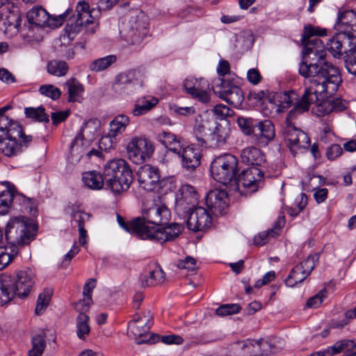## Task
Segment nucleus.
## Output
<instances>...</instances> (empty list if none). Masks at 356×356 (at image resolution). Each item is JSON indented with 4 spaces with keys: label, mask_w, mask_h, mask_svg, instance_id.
<instances>
[{
    "label": "nucleus",
    "mask_w": 356,
    "mask_h": 356,
    "mask_svg": "<svg viewBox=\"0 0 356 356\" xmlns=\"http://www.w3.org/2000/svg\"><path fill=\"white\" fill-rule=\"evenodd\" d=\"M133 172L127 162L122 159H113L104 166V176L96 170L83 173L84 184L92 190H100L104 186L114 194L127 191L133 181Z\"/></svg>",
    "instance_id": "1"
},
{
    "label": "nucleus",
    "mask_w": 356,
    "mask_h": 356,
    "mask_svg": "<svg viewBox=\"0 0 356 356\" xmlns=\"http://www.w3.org/2000/svg\"><path fill=\"white\" fill-rule=\"evenodd\" d=\"M299 74L307 79L305 87L312 86L321 92L334 94L341 83L339 69L329 62L323 63L302 60L299 65Z\"/></svg>",
    "instance_id": "2"
},
{
    "label": "nucleus",
    "mask_w": 356,
    "mask_h": 356,
    "mask_svg": "<svg viewBox=\"0 0 356 356\" xmlns=\"http://www.w3.org/2000/svg\"><path fill=\"white\" fill-rule=\"evenodd\" d=\"M35 275L30 268L18 270L12 276L0 275V306H3L17 295L28 296L35 283Z\"/></svg>",
    "instance_id": "3"
},
{
    "label": "nucleus",
    "mask_w": 356,
    "mask_h": 356,
    "mask_svg": "<svg viewBox=\"0 0 356 356\" xmlns=\"http://www.w3.org/2000/svg\"><path fill=\"white\" fill-rule=\"evenodd\" d=\"M355 19L348 10L339 13L334 24L335 35L327 42V49L333 56L339 58L343 52L346 54L348 48L356 44V31L353 24L356 22Z\"/></svg>",
    "instance_id": "4"
},
{
    "label": "nucleus",
    "mask_w": 356,
    "mask_h": 356,
    "mask_svg": "<svg viewBox=\"0 0 356 356\" xmlns=\"http://www.w3.org/2000/svg\"><path fill=\"white\" fill-rule=\"evenodd\" d=\"M36 233V227L28 218L15 217L7 223L5 238L7 245L11 248L18 249L19 246L29 244Z\"/></svg>",
    "instance_id": "5"
},
{
    "label": "nucleus",
    "mask_w": 356,
    "mask_h": 356,
    "mask_svg": "<svg viewBox=\"0 0 356 356\" xmlns=\"http://www.w3.org/2000/svg\"><path fill=\"white\" fill-rule=\"evenodd\" d=\"M213 178L227 186L235 180L238 172V160L231 154H223L213 159L210 165Z\"/></svg>",
    "instance_id": "6"
},
{
    "label": "nucleus",
    "mask_w": 356,
    "mask_h": 356,
    "mask_svg": "<svg viewBox=\"0 0 356 356\" xmlns=\"http://www.w3.org/2000/svg\"><path fill=\"white\" fill-rule=\"evenodd\" d=\"M139 218L145 225V229H141L142 231L147 232V229L168 224L171 218V212L161 197L158 196L154 199L150 206L143 209L142 217Z\"/></svg>",
    "instance_id": "7"
},
{
    "label": "nucleus",
    "mask_w": 356,
    "mask_h": 356,
    "mask_svg": "<svg viewBox=\"0 0 356 356\" xmlns=\"http://www.w3.org/2000/svg\"><path fill=\"white\" fill-rule=\"evenodd\" d=\"M10 135L0 141V150L6 156H14L21 153L32 141V136L25 135L21 125L14 124Z\"/></svg>",
    "instance_id": "8"
},
{
    "label": "nucleus",
    "mask_w": 356,
    "mask_h": 356,
    "mask_svg": "<svg viewBox=\"0 0 356 356\" xmlns=\"http://www.w3.org/2000/svg\"><path fill=\"white\" fill-rule=\"evenodd\" d=\"M219 83H215L213 90L215 93L227 102L235 107L240 106L244 99L242 90L238 86L236 77L231 75V78H221Z\"/></svg>",
    "instance_id": "9"
},
{
    "label": "nucleus",
    "mask_w": 356,
    "mask_h": 356,
    "mask_svg": "<svg viewBox=\"0 0 356 356\" xmlns=\"http://www.w3.org/2000/svg\"><path fill=\"white\" fill-rule=\"evenodd\" d=\"M285 124L286 127L283 131V136L291 152L296 155L302 149L308 148L310 139L307 134L301 129L295 127L289 118H286Z\"/></svg>",
    "instance_id": "10"
},
{
    "label": "nucleus",
    "mask_w": 356,
    "mask_h": 356,
    "mask_svg": "<svg viewBox=\"0 0 356 356\" xmlns=\"http://www.w3.org/2000/svg\"><path fill=\"white\" fill-rule=\"evenodd\" d=\"M264 171L261 168L250 166L243 170L234 181L241 193L257 191L262 183Z\"/></svg>",
    "instance_id": "11"
},
{
    "label": "nucleus",
    "mask_w": 356,
    "mask_h": 356,
    "mask_svg": "<svg viewBox=\"0 0 356 356\" xmlns=\"http://www.w3.org/2000/svg\"><path fill=\"white\" fill-rule=\"evenodd\" d=\"M154 147L150 140L143 136L132 138L127 145L129 160L136 164H141L153 154Z\"/></svg>",
    "instance_id": "12"
},
{
    "label": "nucleus",
    "mask_w": 356,
    "mask_h": 356,
    "mask_svg": "<svg viewBox=\"0 0 356 356\" xmlns=\"http://www.w3.org/2000/svg\"><path fill=\"white\" fill-rule=\"evenodd\" d=\"M143 74L138 70H131L119 74L115 77L113 88L120 95H130L137 86H141Z\"/></svg>",
    "instance_id": "13"
},
{
    "label": "nucleus",
    "mask_w": 356,
    "mask_h": 356,
    "mask_svg": "<svg viewBox=\"0 0 356 356\" xmlns=\"http://www.w3.org/2000/svg\"><path fill=\"white\" fill-rule=\"evenodd\" d=\"M165 227L152 228L141 234L142 240L163 244L176 239L183 231L184 227L177 222L168 223Z\"/></svg>",
    "instance_id": "14"
},
{
    "label": "nucleus",
    "mask_w": 356,
    "mask_h": 356,
    "mask_svg": "<svg viewBox=\"0 0 356 356\" xmlns=\"http://www.w3.org/2000/svg\"><path fill=\"white\" fill-rule=\"evenodd\" d=\"M184 87L187 93L199 102L207 104L210 101V87L207 80L189 77L185 79Z\"/></svg>",
    "instance_id": "15"
},
{
    "label": "nucleus",
    "mask_w": 356,
    "mask_h": 356,
    "mask_svg": "<svg viewBox=\"0 0 356 356\" xmlns=\"http://www.w3.org/2000/svg\"><path fill=\"white\" fill-rule=\"evenodd\" d=\"M197 201L195 188L189 184H183L176 197L175 209L179 213L188 214Z\"/></svg>",
    "instance_id": "16"
},
{
    "label": "nucleus",
    "mask_w": 356,
    "mask_h": 356,
    "mask_svg": "<svg viewBox=\"0 0 356 356\" xmlns=\"http://www.w3.org/2000/svg\"><path fill=\"white\" fill-rule=\"evenodd\" d=\"M187 220V226L193 232L205 231L212 225L211 213L203 207H197L191 212Z\"/></svg>",
    "instance_id": "17"
},
{
    "label": "nucleus",
    "mask_w": 356,
    "mask_h": 356,
    "mask_svg": "<svg viewBox=\"0 0 356 356\" xmlns=\"http://www.w3.org/2000/svg\"><path fill=\"white\" fill-rule=\"evenodd\" d=\"M302 43L304 46L302 49V60L320 63L326 62L325 60L326 51L323 42L321 39L315 38L309 42Z\"/></svg>",
    "instance_id": "18"
},
{
    "label": "nucleus",
    "mask_w": 356,
    "mask_h": 356,
    "mask_svg": "<svg viewBox=\"0 0 356 356\" xmlns=\"http://www.w3.org/2000/svg\"><path fill=\"white\" fill-rule=\"evenodd\" d=\"M140 186L147 191H154L159 184L160 172L156 167L150 165L141 166L138 171Z\"/></svg>",
    "instance_id": "19"
},
{
    "label": "nucleus",
    "mask_w": 356,
    "mask_h": 356,
    "mask_svg": "<svg viewBox=\"0 0 356 356\" xmlns=\"http://www.w3.org/2000/svg\"><path fill=\"white\" fill-rule=\"evenodd\" d=\"M312 86L305 87V90L301 99L296 104L294 108L290 111L286 118L290 120L295 118L297 114H301L305 111H309L311 104H315L319 101L318 94H323Z\"/></svg>",
    "instance_id": "20"
},
{
    "label": "nucleus",
    "mask_w": 356,
    "mask_h": 356,
    "mask_svg": "<svg viewBox=\"0 0 356 356\" xmlns=\"http://www.w3.org/2000/svg\"><path fill=\"white\" fill-rule=\"evenodd\" d=\"M228 197L224 190L210 191L206 196V204L216 215H222L227 207Z\"/></svg>",
    "instance_id": "21"
},
{
    "label": "nucleus",
    "mask_w": 356,
    "mask_h": 356,
    "mask_svg": "<svg viewBox=\"0 0 356 356\" xmlns=\"http://www.w3.org/2000/svg\"><path fill=\"white\" fill-rule=\"evenodd\" d=\"M256 143L260 146H266L275 136V127L270 120L258 122L253 134Z\"/></svg>",
    "instance_id": "22"
},
{
    "label": "nucleus",
    "mask_w": 356,
    "mask_h": 356,
    "mask_svg": "<svg viewBox=\"0 0 356 356\" xmlns=\"http://www.w3.org/2000/svg\"><path fill=\"white\" fill-rule=\"evenodd\" d=\"M177 154L181 157V165L187 171L192 172L200 165V150L193 145H184Z\"/></svg>",
    "instance_id": "23"
},
{
    "label": "nucleus",
    "mask_w": 356,
    "mask_h": 356,
    "mask_svg": "<svg viewBox=\"0 0 356 356\" xmlns=\"http://www.w3.org/2000/svg\"><path fill=\"white\" fill-rule=\"evenodd\" d=\"M165 280V273L156 264H149L140 277L143 287L156 286L162 284Z\"/></svg>",
    "instance_id": "24"
},
{
    "label": "nucleus",
    "mask_w": 356,
    "mask_h": 356,
    "mask_svg": "<svg viewBox=\"0 0 356 356\" xmlns=\"http://www.w3.org/2000/svg\"><path fill=\"white\" fill-rule=\"evenodd\" d=\"M76 12L77 13L76 24L80 26H84L87 31L94 33L97 24L90 14L88 3L85 1L78 2Z\"/></svg>",
    "instance_id": "25"
},
{
    "label": "nucleus",
    "mask_w": 356,
    "mask_h": 356,
    "mask_svg": "<svg viewBox=\"0 0 356 356\" xmlns=\"http://www.w3.org/2000/svg\"><path fill=\"white\" fill-rule=\"evenodd\" d=\"M152 325L151 316L137 315L129 322L128 329L136 337H141L149 332Z\"/></svg>",
    "instance_id": "26"
},
{
    "label": "nucleus",
    "mask_w": 356,
    "mask_h": 356,
    "mask_svg": "<svg viewBox=\"0 0 356 356\" xmlns=\"http://www.w3.org/2000/svg\"><path fill=\"white\" fill-rule=\"evenodd\" d=\"M124 32L125 40L131 44L140 43L148 33L145 24L137 21L131 23L129 28Z\"/></svg>",
    "instance_id": "27"
},
{
    "label": "nucleus",
    "mask_w": 356,
    "mask_h": 356,
    "mask_svg": "<svg viewBox=\"0 0 356 356\" xmlns=\"http://www.w3.org/2000/svg\"><path fill=\"white\" fill-rule=\"evenodd\" d=\"M241 159L243 163L260 168L266 161L265 156L261 151L254 147L243 149L241 153Z\"/></svg>",
    "instance_id": "28"
},
{
    "label": "nucleus",
    "mask_w": 356,
    "mask_h": 356,
    "mask_svg": "<svg viewBox=\"0 0 356 356\" xmlns=\"http://www.w3.org/2000/svg\"><path fill=\"white\" fill-rule=\"evenodd\" d=\"M90 146L86 145L85 140L76 135L70 145V156L67 157L68 162L72 165L78 163Z\"/></svg>",
    "instance_id": "29"
},
{
    "label": "nucleus",
    "mask_w": 356,
    "mask_h": 356,
    "mask_svg": "<svg viewBox=\"0 0 356 356\" xmlns=\"http://www.w3.org/2000/svg\"><path fill=\"white\" fill-rule=\"evenodd\" d=\"M157 139L166 148L175 154L180 153L181 148L184 146L181 138L170 132L163 131L159 134Z\"/></svg>",
    "instance_id": "30"
},
{
    "label": "nucleus",
    "mask_w": 356,
    "mask_h": 356,
    "mask_svg": "<svg viewBox=\"0 0 356 356\" xmlns=\"http://www.w3.org/2000/svg\"><path fill=\"white\" fill-rule=\"evenodd\" d=\"M99 129V122L97 120L91 119L82 125L80 132L77 135L85 140V144L86 145H90L98 135Z\"/></svg>",
    "instance_id": "31"
},
{
    "label": "nucleus",
    "mask_w": 356,
    "mask_h": 356,
    "mask_svg": "<svg viewBox=\"0 0 356 356\" xmlns=\"http://www.w3.org/2000/svg\"><path fill=\"white\" fill-rule=\"evenodd\" d=\"M158 103L159 99L151 95L141 97L136 101L131 113L134 116L145 115L154 108Z\"/></svg>",
    "instance_id": "32"
},
{
    "label": "nucleus",
    "mask_w": 356,
    "mask_h": 356,
    "mask_svg": "<svg viewBox=\"0 0 356 356\" xmlns=\"http://www.w3.org/2000/svg\"><path fill=\"white\" fill-rule=\"evenodd\" d=\"M28 22L37 26H50L49 15L42 7H35L30 10L26 15Z\"/></svg>",
    "instance_id": "33"
},
{
    "label": "nucleus",
    "mask_w": 356,
    "mask_h": 356,
    "mask_svg": "<svg viewBox=\"0 0 356 356\" xmlns=\"http://www.w3.org/2000/svg\"><path fill=\"white\" fill-rule=\"evenodd\" d=\"M65 211L70 215L72 222H74L78 228L84 227L85 222L88 221L90 217V214L83 211L77 204H68L65 207Z\"/></svg>",
    "instance_id": "34"
},
{
    "label": "nucleus",
    "mask_w": 356,
    "mask_h": 356,
    "mask_svg": "<svg viewBox=\"0 0 356 356\" xmlns=\"http://www.w3.org/2000/svg\"><path fill=\"white\" fill-rule=\"evenodd\" d=\"M117 220L119 225L126 232L134 234L140 239H142L141 234L143 233V231L141 229H145V225L139 217L129 222H125L120 215H117Z\"/></svg>",
    "instance_id": "35"
},
{
    "label": "nucleus",
    "mask_w": 356,
    "mask_h": 356,
    "mask_svg": "<svg viewBox=\"0 0 356 356\" xmlns=\"http://www.w3.org/2000/svg\"><path fill=\"white\" fill-rule=\"evenodd\" d=\"M227 130L221 124L215 122L212 131L209 135L210 145L213 147H220L226 143Z\"/></svg>",
    "instance_id": "36"
},
{
    "label": "nucleus",
    "mask_w": 356,
    "mask_h": 356,
    "mask_svg": "<svg viewBox=\"0 0 356 356\" xmlns=\"http://www.w3.org/2000/svg\"><path fill=\"white\" fill-rule=\"evenodd\" d=\"M67 89L68 100L70 102H80L84 92V88L76 79L70 78L65 83Z\"/></svg>",
    "instance_id": "37"
},
{
    "label": "nucleus",
    "mask_w": 356,
    "mask_h": 356,
    "mask_svg": "<svg viewBox=\"0 0 356 356\" xmlns=\"http://www.w3.org/2000/svg\"><path fill=\"white\" fill-rule=\"evenodd\" d=\"M129 124V118L125 115H118L115 116L110 122L108 133L113 138H117L122 134Z\"/></svg>",
    "instance_id": "38"
},
{
    "label": "nucleus",
    "mask_w": 356,
    "mask_h": 356,
    "mask_svg": "<svg viewBox=\"0 0 356 356\" xmlns=\"http://www.w3.org/2000/svg\"><path fill=\"white\" fill-rule=\"evenodd\" d=\"M9 108L8 106L0 108V141L5 140L10 135V130L14 127V124L20 125L18 122L10 119L4 114Z\"/></svg>",
    "instance_id": "39"
},
{
    "label": "nucleus",
    "mask_w": 356,
    "mask_h": 356,
    "mask_svg": "<svg viewBox=\"0 0 356 356\" xmlns=\"http://www.w3.org/2000/svg\"><path fill=\"white\" fill-rule=\"evenodd\" d=\"M308 276L303 267L298 264L291 269L284 282L286 286L293 288L302 283Z\"/></svg>",
    "instance_id": "40"
},
{
    "label": "nucleus",
    "mask_w": 356,
    "mask_h": 356,
    "mask_svg": "<svg viewBox=\"0 0 356 356\" xmlns=\"http://www.w3.org/2000/svg\"><path fill=\"white\" fill-rule=\"evenodd\" d=\"M211 130V122L203 119L201 115H197L195 118L193 133L199 142H204L207 135V131Z\"/></svg>",
    "instance_id": "41"
},
{
    "label": "nucleus",
    "mask_w": 356,
    "mask_h": 356,
    "mask_svg": "<svg viewBox=\"0 0 356 356\" xmlns=\"http://www.w3.org/2000/svg\"><path fill=\"white\" fill-rule=\"evenodd\" d=\"M319 101L316 102L315 106L312 108V112L316 115L321 116L329 114L332 112L331 101L330 100V95L323 93L318 94ZM332 95H330L332 96Z\"/></svg>",
    "instance_id": "42"
},
{
    "label": "nucleus",
    "mask_w": 356,
    "mask_h": 356,
    "mask_svg": "<svg viewBox=\"0 0 356 356\" xmlns=\"http://www.w3.org/2000/svg\"><path fill=\"white\" fill-rule=\"evenodd\" d=\"M46 333L40 331L32 338V348L29 350V356H41L46 347Z\"/></svg>",
    "instance_id": "43"
},
{
    "label": "nucleus",
    "mask_w": 356,
    "mask_h": 356,
    "mask_svg": "<svg viewBox=\"0 0 356 356\" xmlns=\"http://www.w3.org/2000/svg\"><path fill=\"white\" fill-rule=\"evenodd\" d=\"M334 353H345V356H356V343L354 341L344 339L336 342L332 346Z\"/></svg>",
    "instance_id": "44"
},
{
    "label": "nucleus",
    "mask_w": 356,
    "mask_h": 356,
    "mask_svg": "<svg viewBox=\"0 0 356 356\" xmlns=\"http://www.w3.org/2000/svg\"><path fill=\"white\" fill-rule=\"evenodd\" d=\"M252 354L253 356H264L268 354H274L277 352V348L271 347L270 344L264 340H252Z\"/></svg>",
    "instance_id": "45"
},
{
    "label": "nucleus",
    "mask_w": 356,
    "mask_h": 356,
    "mask_svg": "<svg viewBox=\"0 0 356 356\" xmlns=\"http://www.w3.org/2000/svg\"><path fill=\"white\" fill-rule=\"evenodd\" d=\"M117 58L115 55H108L93 60L89 65L91 71L99 72L108 68L112 64L115 63Z\"/></svg>",
    "instance_id": "46"
},
{
    "label": "nucleus",
    "mask_w": 356,
    "mask_h": 356,
    "mask_svg": "<svg viewBox=\"0 0 356 356\" xmlns=\"http://www.w3.org/2000/svg\"><path fill=\"white\" fill-rule=\"evenodd\" d=\"M76 325L77 337L80 339H85L90 331L88 316L84 313H80L76 318Z\"/></svg>",
    "instance_id": "47"
},
{
    "label": "nucleus",
    "mask_w": 356,
    "mask_h": 356,
    "mask_svg": "<svg viewBox=\"0 0 356 356\" xmlns=\"http://www.w3.org/2000/svg\"><path fill=\"white\" fill-rule=\"evenodd\" d=\"M47 69L48 73L53 76H63L67 73L69 67L65 61L52 60L47 63Z\"/></svg>",
    "instance_id": "48"
},
{
    "label": "nucleus",
    "mask_w": 356,
    "mask_h": 356,
    "mask_svg": "<svg viewBox=\"0 0 356 356\" xmlns=\"http://www.w3.org/2000/svg\"><path fill=\"white\" fill-rule=\"evenodd\" d=\"M236 123L243 134L250 136L254 134L258 121L252 118L239 116L236 119Z\"/></svg>",
    "instance_id": "49"
},
{
    "label": "nucleus",
    "mask_w": 356,
    "mask_h": 356,
    "mask_svg": "<svg viewBox=\"0 0 356 356\" xmlns=\"http://www.w3.org/2000/svg\"><path fill=\"white\" fill-rule=\"evenodd\" d=\"M18 249L11 248L8 245H0V270L3 269L18 254Z\"/></svg>",
    "instance_id": "50"
},
{
    "label": "nucleus",
    "mask_w": 356,
    "mask_h": 356,
    "mask_svg": "<svg viewBox=\"0 0 356 356\" xmlns=\"http://www.w3.org/2000/svg\"><path fill=\"white\" fill-rule=\"evenodd\" d=\"M327 31L325 29L308 24L304 27L301 41L302 42H307L316 38V36L325 35Z\"/></svg>",
    "instance_id": "51"
},
{
    "label": "nucleus",
    "mask_w": 356,
    "mask_h": 356,
    "mask_svg": "<svg viewBox=\"0 0 356 356\" xmlns=\"http://www.w3.org/2000/svg\"><path fill=\"white\" fill-rule=\"evenodd\" d=\"M52 290L46 289L41 293L38 298L37 305L35 307V314L41 315L44 310L48 307L52 296Z\"/></svg>",
    "instance_id": "52"
},
{
    "label": "nucleus",
    "mask_w": 356,
    "mask_h": 356,
    "mask_svg": "<svg viewBox=\"0 0 356 356\" xmlns=\"http://www.w3.org/2000/svg\"><path fill=\"white\" fill-rule=\"evenodd\" d=\"M307 204V197L302 193L295 200L293 206L286 209L287 213L292 217H296L305 209Z\"/></svg>",
    "instance_id": "53"
},
{
    "label": "nucleus",
    "mask_w": 356,
    "mask_h": 356,
    "mask_svg": "<svg viewBox=\"0 0 356 356\" xmlns=\"http://www.w3.org/2000/svg\"><path fill=\"white\" fill-rule=\"evenodd\" d=\"M24 113L27 118L34 119L38 122H49V117L45 113L44 108L42 106L38 108H26Z\"/></svg>",
    "instance_id": "54"
},
{
    "label": "nucleus",
    "mask_w": 356,
    "mask_h": 356,
    "mask_svg": "<svg viewBox=\"0 0 356 356\" xmlns=\"http://www.w3.org/2000/svg\"><path fill=\"white\" fill-rule=\"evenodd\" d=\"M274 104L277 106V112H283L292 104V99L287 92L276 93L274 96Z\"/></svg>",
    "instance_id": "55"
},
{
    "label": "nucleus",
    "mask_w": 356,
    "mask_h": 356,
    "mask_svg": "<svg viewBox=\"0 0 356 356\" xmlns=\"http://www.w3.org/2000/svg\"><path fill=\"white\" fill-rule=\"evenodd\" d=\"M345 66L350 74L356 75V43L348 49Z\"/></svg>",
    "instance_id": "56"
},
{
    "label": "nucleus",
    "mask_w": 356,
    "mask_h": 356,
    "mask_svg": "<svg viewBox=\"0 0 356 356\" xmlns=\"http://www.w3.org/2000/svg\"><path fill=\"white\" fill-rule=\"evenodd\" d=\"M175 182L171 177L163 178L159 177V184L154 191L159 194H166L172 191L175 188Z\"/></svg>",
    "instance_id": "57"
},
{
    "label": "nucleus",
    "mask_w": 356,
    "mask_h": 356,
    "mask_svg": "<svg viewBox=\"0 0 356 356\" xmlns=\"http://www.w3.org/2000/svg\"><path fill=\"white\" fill-rule=\"evenodd\" d=\"M14 198V195L8 190L0 192V214H5Z\"/></svg>",
    "instance_id": "58"
},
{
    "label": "nucleus",
    "mask_w": 356,
    "mask_h": 356,
    "mask_svg": "<svg viewBox=\"0 0 356 356\" xmlns=\"http://www.w3.org/2000/svg\"><path fill=\"white\" fill-rule=\"evenodd\" d=\"M96 284V280L95 279H90L88 280V282L85 284L83 286V305L86 306V307L88 309L92 302V297L91 293L92 289L95 287Z\"/></svg>",
    "instance_id": "59"
},
{
    "label": "nucleus",
    "mask_w": 356,
    "mask_h": 356,
    "mask_svg": "<svg viewBox=\"0 0 356 356\" xmlns=\"http://www.w3.org/2000/svg\"><path fill=\"white\" fill-rule=\"evenodd\" d=\"M39 92L41 95L50 97L54 100L58 99L61 95L60 90L51 84L41 86L39 88Z\"/></svg>",
    "instance_id": "60"
},
{
    "label": "nucleus",
    "mask_w": 356,
    "mask_h": 356,
    "mask_svg": "<svg viewBox=\"0 0 356 356\" xmlns=\"http://www.w3.org/2000/svg\"><path fill=\"white\" fill-rule=\"evenodd\" d=\"M319 260V254L318 253L311 254L307 258L300 263L298 265L303 267L304 270L308 275L314 269Z\"/></svg>",
    "instance_id": "61"
},
{
    "label": "nucleus",
    "mask_w": 356,
    "mask_h": 356,
    "mask_svg": "<svg viewBox=\"0 0 356 356\" xmlns=\"http://www.w3.org/2000/svg\"><path fill=\"white\" fill-rule=\"evenodd\" d=\"M240 306L237 304H225L216 309V314L220 316H225L237 314L240 311Z\"/></svg>",
    "instance_id": "62"
},
{
    "label": "nucleus",
    "mask_w": 356,
    "mask_h": 356,
    "mask_svg": "<svg viewBox=\"0 0 356 356\" xmlns=\"http://www.w3.org/2000/svg\"><path fill=\"white\" fill-rule=\"evenodd\" d=\"M157 341H161L162 343L165 344H177L179 345L182 343L183 339L181 337L175 334H170V335H162L160 336L159 334H156L153 336L152 341L154 343Z\"/></svg>",
    "instance_id": "63"
},
{
    "label": "nucleus",
    "mask_w": 356,
    "mask_h": 356,
    "mask_svg": "<svg viewBox=\"0 0 356 356\" xmlns=\"http://www.w3.org/2000/svg\"><path fill=\"white\" fill-rule=\"evenodd\" d=\"M177 266L180 269H185L192 273L195 272L197 269L196 261L191 257H186L184 259L178 260Z\"/></svg>",
    "instance_id": "64"
}]
</instances>
